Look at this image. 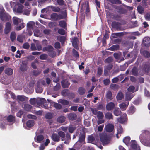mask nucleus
Instances as JSON below:
<instances>
[{"mask_svg":"<svg viewBox=\"0 0 150 150\" xmlns=\"http://www.w3.org/2000/svg\"><path fill=\"white\" fill-rule=\"evenodd\" d=\"M44 139V137L41 134H40L37 136L35 141L37 142L40 143Z\"/></svg>","mask_w":150,"mask_h":150,"instance_id":"30","label":"nucleus"},{"mask_svg":"<svg viewBox=\"0 0 150 150\" xmlns=\"http://www.w3.org/2000/svg\"><path fill=\"white\" fill-rule=\"evenodd\" d=\"M62 86L64 88H68L70 85L69 82L67 79L63 80L61 82Z\"/></svg>","mask_w":150,"mask_h":150,"instance_id":"9","label":"nucleus"},{"mask_svg":"<svg viewBox=\"0 0 150 150\" xmlns=\"http://www.w3.org/2000/svg\"><path fill=\"white\" fill-rule=\"evenodd\" d=\"M11 18V17L8 15L5 14L3 18V20H1L5 21H9L10 19Z\"/></svg>","mask_w":150,"mask_h":150,"instance_id":"53","label":"nucleus"},{"mask_svg":"<svg viewBox=\"0 0 150 150\" xmlns=\"http://www.w3.org/2000/svg\"><path fill=\"white\" fill-rule=\"evenodd\" d=\"M144 56L146 58H149L150 57V54L149 52L147 51H144L143 53Z\"/></svg>","mask_w":150,"mask_h":150,"instance_id":"64","label":"nucleus"},{"mask_svg":"<svg viewBox=\"0 0 150 150\" xmlns=\"http://www.w3.org/2000/svg\"><path fill=\"white\" fill-rule=\"evenodd\" d=\"M51 19L54 21H57L58 19V14L56 13H52L50 15Z\"/></svg>","mask_w":150,"mask_h":150,"instance_id":"27","label":"nucleus"},{"mask_svg":"<svg viewBox=\"0 0 150 150\" xmlns=\"http://www.w3.org/2000/svg\"><path fill=\"white\" fill-rule=\"evenodd\" d=\"M78 92L80 95H83L85 93V89L83 87H80L78 88Z\"/></svg>","mask_w":150,"mask_h":150,"instance_id":"33","label":"nucleus"},{"mask_svg":"<svg viewBox=\"0 0 150 150\" xmlns=\"http://www.w3.org/2000/svg\"><path fill=\"white\" fill-rule=\"evenodd\" d=\"M57 39L62 43H64L66 40V37L64 36H60L57 37Z\"/></svg>","mask_w":150,"mask_h":150,"instance_id":"38","label":"nucleus"},{"mask_svg":"<svg viewBox=\"0 0 150 150\" xmlns=\"http://www.w3.org/2000/svg\"><path fill=\"white\" fill-rule=\"evenodd\" d=\"M17 40L19 42L22 43L23 42V37L22 35H19L17 36Z\"/></svg>","mask_w":150,"mask_h":150,"instance_id":"60","label":"nucleus"},{"mask_svg":"<svg viewBox=\"0 0 150 150\" xmlns=\"http://www.w3.org/2000/svg\"><path fill=\"white\" fill-rule=\"evenodd\" d=\"M51 8L53 11L56 12H59L60 10V8L59 7L53 6H51Z\"/></svg>","mask_w":150,"mask_h":150,"instance_id":"51","label":"nucleus"},{"mask_svg":"<svg viewBox=\"0 0 150 150\" xmlns=\"http://www.w3.org/2000/svg\"><path fill=\"white\" fill-rule=\"evenodd\" d=\"M132 74L134 76H137L138 74V70L135 66L134 67L131 71Z\"/></svg>","mask_w":150,"mask_h":150,"instance_id":"23","label":"nucleus"},{"mask_svg":"<svg viewBox=\"0 0 150 150\" xmlns=\"http://www.w3.org/2000/svg\"><path fill=\"white\" fill-rule=\"evenodd\" d=\"M114 126L112 124L108 123L105 127V128L106 132H111L114 129Z\"/></svg>","mask_w":150,"mask_h":150,"instance_id":"4","label":"nucleus"},{"mask_svg":"<svg viewBox=\"0 0 150 150\" xmlns=\"http://www.w3.org/2000/svg\"><path fill=\"white\" fill-rule=\"evenodd\" d=\"M67 17V13H64L62 14H58V20L62 19H66Z\"/></svg>","mask_w":150,"mask_h":150,"instance_id":"28","label":"nucleus"},{"mask_svg":"<svg viewBox=\"0 0 150 150\" xmlns=\"http://www.w3.org/2000/svg\"><path fill=\"white\" fill-rule=\"evenodd\" d=\"M25 24L23 22L21 23L20 25H19L16 28V30L17 31H19L23 28L25 27Z\"/></svg>","mask_w":150,"mask_h":150,"instance_id":"50","label":"nucleus"},{"mask_svg":"<svg viewBox=\"0 0 150 150\" xmlns=\"http://www.w3.org/2000/svg\"><path fill=\"white\" fill-rule=\"evenodd\" d=\"M27 63L25 61H23L22 62V64L21 65L19 68V69L22 71H25L27 69Z\"/></svg>","mask_w":150,"mask_h":150,"instance_id":"5","label":"nucleus"},{"mask_svg":"<svg viewBox=\"0 0 150 150\" xmlns=\"http://www.w3.org/2000/svg\"><path fill=\"white\" fill-rule=\"evenodd\" d=\"M54 114L53 113L48 112L45 115V117L46 119H52L54 116Z\"/></svg>","mask_w":150,"mask_h":150,"instance_id":"34","label":"nucleus"},{"mask_svg":"<svg viewBox=\"0 0 150 150\" xmlns=\"http://www.w3.org/2000/svg\"><path fill=\"white\" fill-rule=\"evenodd\" d=\"M105 118L108 119H113V116L112 113L107 112L105 114Z\"/></svg>","mask_w":150,"mask_h":150,"instance_id":"36","label":"nucleus"},{"mask_svg":"<svg viewBox=\"0 0 150 150\" xmlns=\"http://www.w3.org/2000/svg\"><path fill=\"white\" fill-rule=\"evenodd\" d=\"M61 88V86L59 83H57L53 87V89L55 91H58Z\"/></svg>","mask_w":150,"mask_h":150,"instance_id":"62","label":"nucleus"},{"mask_svg":"<svg viewBox=\"0 0 150 150\" xmlns=\"http://www.w3.org/2000/svg\"><path fill=\"white\" fill-rule=\"evenodd\" d=\"M122 113L120 108H115L113 111L114 115L116 116L120 115Z\"/></svg>","mask_w":150,"mask_h":150,"instance_id":"24","label":"nucleus"},{"mask_svg":"<svg viewBox=\"0 0 150 150\" xmlns=\"http://www.w3.org/2000/svg\"><path fill=\"white\" fill-rule=\"evenodd\" d=\"M8 94H9L11 95V97L13 99H15L16 98V96L15 94L13 92H11V91H8L6 94H5L7 96H8Z\"/></svg>","mask_w":150,"mask_h":150,"instance_id":"41","label":"nucleus"},{"mask_svg":"<svg viewBox=\"0 0 150 150\" xmlns=\"http://www.w3.org/2000/svg\"><path fill=\"white\" fill-rule=\"evenodd\" d=\"M13 21L14 25H18L21 22V20L16 17H13Z\"/></svg>","mask_w":150,"mask_h":150,"instance_id":"25","label":"nucleus"},{"mask_svg":"<svg viewBox=\"0 0 150 150\" xmlns=\"http://www.w3.org/2000/svg\"><path fill=\"white\" fill-rule=\"evenodd\" d=\"M77 38L74 37L71 40L73 47L76 49H78V45L77 42Z\"/></svg>","mask_w":150,"mask_h":150,"instance_id":"15","label":"nucleus"},{"mask_svg":"<svg viewBox=\"0 0 150 150\" xmlns=\"http://www.w3.org/2000/svg\"><path fill=\"white\" fill-rule=\"evenodd\" d=\"M86 133L84 130L80 133L79 135V142L82 143L85 141Z\"/></svg>","mask_w":150,"mask_h":150,"instance_id":"11","label":"nucleus"},{"mask_svg":"<svg viewBox=\"0 0 150 150\" xmlns=\"http://www.w3.org/2000/svg\"><path fill=\"white\" fill-rule=\"evenodd\" d=\"M26 97L24 95H18L17 96L16 100L18 101L21 102L25 101L26 100Z\"/></svg>","mask_w":150,"mask_h":150,"instance_id":"26","label":"nucleus"},{"mask_svg":"<svg viewBox=\"0 0 150 150\" xmlns=\"http://www.w3.org/2000/svg\"><path fill=\"white\" fill-rule=\"evenodd\" d=\"M59 102L64 105H67L69 103L68 101L64 99H60Z\"/></svg>","mask_w":150,"mask_h":150,"instance_id":"52","label":"nucleus"},{"mask_svg":"<svg viewBox=\"0 0 150 150\" xmlns=\"http://www.w3.org/2000/svg\"><path fill=\"white\" fill-rule=\"evenodd\" d=\"M65 121V117L64 116L59 117L57 119V121L59 123H63Z\"/></svg>","mask_w":150,"mask_h":150,"instance_id":"31","label":"nucleus"},{"mask_svg":"<svg viewBox=\"0 0 150 150\" xmlns=\"http://www.w3.org/2000/svg\"><path fill=\"white\" fill-rule=\"evenodd\" d=\"M57 23L56 22H50L48 24V26L50 28H53L57 26Z\"/></svg>","mask_w":150,"mask_h":150,"instance_id":"42","label":"nucleus"},{"mask_svg":"<svg viewBox=\"0 0 150 150\" xmlns=\"http://www.w3.org/2000/svg\"><path fill=\"white\" fill-rule=\"evenodd\" d=\"M11 29V25L10 23L7 22L6 23L4 29V33L5 34H8L9 33Z\"/></svg>","mask_w":150,"mask_h":150,"instance_id":"6","label":"nucleus"},{"mask_svg":"<svg viewBox=\"0 0 150 150\" xmlns=\"http://www.w3.org/2000/svg\"><path fill=\"white\" fill-rule=\"evenodd\" d=\"M37 104L39 105H43L44 108H47L48 107V105L47 104L46 100L43 98H40L38 99L37 101Z\"/></svg>","mask_w":150,"mask_h":150,"instance_id":"3","label":"nucleus"},{"mask_svg":"<svg viewBox=\"0 0 150 150\" xmlns=\"http://www.w3.org/2000/svg\"><path fill=\"white\" fill-rule=\"evenodd\" d=\"M117 134H121L123 132V129L121 125H120L117 127Z\"/></svg>","mask_w":150,"mask_h":150,"instance_id":"58","label":"nucleus"},{"mask_svg":"<svg viewBox=\"0 0 150 150\" xmlns=\"http://www.w3.org/2000/svg\"><path fill=\"white\" fill-rule=\"evenodd\" d=\"M113 65L111 64H109L106 66L104 68V73L105 75L108 74L110 71L111 70L113 67Z\"/></svg>","mask_w":150,"mask_h":150,"instance_id":"10","label":"nucleus"},{"mask_svg":"<svg viewBox=\"0 0 150 150\" xmlns=\"http://www.w3.org/2000/svg\"><path fill=\"white\" fill-rule=\"evenodd\" d=\"M100 140L103 145L108 144L110 141V139L108 136L106 134H103L100 136Z\"/></svg>","mask_w":150,"mask_h":150,"instance_id":"2","label":"nucleus"},{"mask_svg":"<svg viewBox=\"0 0 150 150\" xmlns=\"http://www.w3.org/2000/svg\"><path fill=\"white\" fill-rule=\"evenodd\" d=\"M23 7L24 6L23 5L21 4H19L17 9V12L19 13H21L22 12V10Z\"/></svg>","mask_w":150,"mask_h":150,"instance_id":"49","label":"nucleus"},{"mask_svg":"<svg viewBox=\"0 0 150 150\" xmlns=\"http://www.w3.org/2000/svg\"><path fill=\"white\" fill-rule=\"evenodd\" d=\"M130 139V137H126L124 138L123 142L126 145H127L129 144Z\"/></svg>","mask_w":150,"mask_h":150,"instance_id":"40","label":"nucleus"},{"mask_svg":"<svg viewBox=\"0 0 150 150\" xmlns=\"http://www.w3.org/2000/svg\"><path fill=\"white\" fill-rule=\"evenodd\" d=\"M68 119L71 121H74L76 120L77 117L76 115L74 113H71L68 115Z\"/></svg>","mask_w":150,"mask_h":150,"instance_id":"16","label":"nucleus"},{"mask_svg":"<svg viewBox=\"0 0 150 150\" xmlns=\"http://www.w3.org/2000/svg\"><path fill=\"white\" fill-rule=\"evenodd\" d=\"M34 121L32 120H28L26 122L27 126L29 128L33 127L34 125Z\"/></svg>","mask_w":150,"mask_h":150,"instance_id":"22","label":"nucleus"},{"mask_svg":"<svg viewBox=\"0 0 150 150\" xmlns=\"http://www.w3.org/2000/svg\"><path fill=\"white\" fill-rule=\"evenodd\" d=\"M142 71L146 74H148L150 71V64L148 62L143 63L141 67Z\"/></svg>","mask_w":150,"mask_h":150,"instance_id":"1","label":"nucleus"},{"mask_svg":"<svg viewBox=\"0 0 150 150\" xmlns=\"http://www.w3.org/2000/svg\"><path fill=\"white\" fill-rule=\"evenodd\" d=\"M58 33L61 35H64L65 34V31L63 29L60 28L58 30Z\"/></svg>","mask_w":150,"mask_h":150,"instance_id":"61","label":"nucleus"},{"mask_svg":"<svg viewBox=\"0 0 150 150\" xmlns=\"http://www.w3.org/2000/svg\"><path fill=\"white\" fill-rule=\"evenodd\" d=\"M76 129V127L75 126L71 125L69 127L68 131L70 133H72L74 132V131Z\"/></svg>","mask_w":150,"mask_h":150,"instance_id":"46","label":"nucleus"},{"mask_svg":"<svg viewBox=\"0 0 150 150\" xmlns=\"http://www.w3.org/2000/svg\"><path fill=\"white\" fill-rule=\"evenodd\" d=\"M6 119L8 122L14 123L15 121V116L10 115L7 117Z\"/></svg>","mask_w":150,"mask_h":150,"instance_id":"20","label":"nucleus"},{"mask_svg":"<svg viewBox=\"0 0 150 150\" xmlns=\"http://www.w3.org/2000/svg\"><path fill=\"white\" fill-rule=\"evenodd\" d=\"M32 108V106L28 104H25L23 107L24 109L27 111H29Z\"/></svg>","mask_w":150,"mask_h":150,"instance_id":"37","label":"nucleus"},{"mask_svg":"<svg viewBox=\"0 0 150 150\" xmlns=\"http://www.w3.org/2000/svg\"><path fill=\"white\" fill-rule=\"evenodd\" d=\"M48 57L47 55L45 54L41 55L40 56V58L41 60H45Z\"/></svg>","mask_w":150,"mask_h":150,"instance_id":"63","label":"nucleus"},{"mask_svg":"<svg viewBox=\"0 0 150 150\" xmlns=\"http://www.w3.org/2000/svg\"><path fill=\"white\" fill-rule=\"evenodd\" d=\"M54 106L57 109L59 110L62 108V105L57 103H55L54 104Z\"/></svg>","mask_w":150,"mask_h":150,"instance_id":"59","label":"nucleus"},{"mask_svg":"<svg viewBox=\"0 0 150 150\" xmlns=\"http://www.w3.org/2000/svg\"><path fill=\"white\" fill-rule=\"evenodd\" d=\"M4 72L5 73L8 75L10 76L13 74V70L11 68L8 67L5 69Z\"/></svg>","mask_w":150,"mask_h":150,"instance_id":"19","label":"nucleus"},{"mask_svg":"<svg viewBox=\"0 0 150 150\" xmlns=\"http://www.w3.org/2000/svg\"><path fill=\"white\" fill-rule=\"evenodd\" d=\"M119 47V46L118 45H113L110 47V50L112 51H114L118 50Z\"/></svg>","mask_w":150,"mask_h":150,"instance_id":"56","label":"nucleus"},{"mask_svg":"<svg viewBox=\"0 0 150 150\" xmlns=\"http://www.w3.org/2000/svg\"><path fill=\"white\" fill-rule=\"evenodd\" d=\"M137 9L138 12L140 14H142L144 12V8L142 6H138L137 7Z\"/></svg>","mask_w":150,"mask_h":150,"instance_id":"39","label":"nucleus"},{"mask_svg":"<svg viewBox=\"0 0 150 150\" xmlns=\"http://www.w3.org/2000/svg\"><path fill=\"white\" fill-rule=\"evenodd\" d=\"M113 61V58L112 57H109L107 58L104 61V62L106 64H110Z\"/></svg>","mask_w":150,"mask_h":150,"instance_id":"35","label":"nucleus"},{"mask_svg":"<svg viewBox=\"0 0 150 150\" xmlns=\"http://www.w3.org/2000/svg\"><path fill=\"white\" fill-rule=\"evenodd\" d=\"M127 119V115L126 113H124L123 114L122 117H121L118 119V121L119 122L122 124L125 122Z\"/></svg>","mask_w":150,"mask_h":150,"instance_id":"12","label":"nucleus"},{"mask_svg":"<svg viewBox=\"0 0 150 150\" xmlns=\"http://www.w3.org/2000/svg\"><path fill=\"white\" fill-rule=\"evenodd\" d=\"M115 103L112 102H109L106 105V109L108 111L113 110L115 108Z\"/></svg>","mask_w":150,"mask_h":150,"instance_id":"8","label":"nucleus"},{"mask_svg":"<svg viewBox=\"0 0 150 150\" xmlns=\"http://www.w3.org/2000/svg\"><path fill=\"white\" fill-rule=\"evenodd\" d=\"M135 111V107L133 106H131L128 110V113L129 115L133 114Z\"/></svg>","mask_w":150,"mask_h":150,"instance_id":"32","label":"nucleus"},{"mask_svg":"<svg viewBox=\"0 0 150 150\" xmlns=\"http://www.w3.org/2000/svg\"><path fill=\"white\" fill-rule=\"evenodd\" d=\"M59 25L60 27L65 29L67 28V23L64 20L60 21L59 22Z\"/></svg>","mask_w":150,"mask_h":150,"instance_id":"18","label":"nucleus"},{"mask_svg":"<svg viewBox=\"0 0 150 150\" xmlns=\"http://www.w3.org/2000/svg\"><path fill=\"white\" fill-rule=\"evenodd\" d=\"M97 117L98 119H103L104 115L102 112L98 111L97 113Z\"/></svg>","mask_w":150,"mask_h":150,"instance_id":"54","label":"nucleus"},{"mask_svg":"<svg viewBox=\"0 0 150 150\" xmlns=\"http://www.w3.org/2000/svg\"><path fill=\"white\" fill-rule=\"evenodd\" d=\"M106 97L110 100L112 99L113 98L112 97V93L110 91H108L106 93Z\"/></svg>","mask_w":150,"mask_h":150,"instance_id":"45","label":"nucleus"},{"mask_svg":"<svg viewBox=\"0 0 150 150\" xmlns=\"http://www.w3.org/2000/svg\"><path fill=\"white\" fill-rule=\"evenodd\" d=\"M40 70H34L32 72L33 75L35 76H37L39 75L41 73Z\"/></svg>","mask_w":150,"mask_h":150,"instance_id":"44","label":"nucleus"},{"mask_svg":"<svg viewBox=\"0 0 150 150\" xmlns=\"http://www.w3.org/2000/svg\"><path fill=\"white\" fill-rule=\"evenodd\" d=\"M58 135L59 137H60L62 138V140L63 141V140L62 139L64 138L65 137V133L62 131H60L58 132Z\"/></svg>","mask_w":150,"mask_h":150,"instance_id":"55","label":"nucleus"},{"mask_svg":"<svg viewBox=\"0 0 150 150\" xmlns=\"http://www.w3.org/2000/svg\"><path fill=\"white\" fill-rule=\"evenodd\" d=\"M52 139L55 142H58L60 140V137L58 134L56 133L53 134L51 136Z\"/></svg>","mask_w":150,"mask_h":150,"instance_id":"17","label":"nucleus"},{"mask_svg":"<svg viewBox=\"0 0 150 150\" xmlns=\"http://www.w3.org/2000/svg\"><path fill=\"white\" fill-rule=\"evenodd\" d=\"M131 147L134 150L140 149V147L137 146V144L135 140H132L130 142Z\"/></svg>","mask_w":150,"mask_h":150,"instance_id":"7","label":"nucleus"},{"mask_svg":"<svg viewBox=\"0 0 150 150\" xmlns=\"http://www.w3.org/2000/svg\"><path fill=\"white\" fill-rule=\"evenodd\" d=\"M72 54L74 57H75L77 59L79 58V55L78 52L74 49H73L72 50Z\"/></svg>","mask_w":150,"mask_h":150,"instance_id":"43","label":"nucleus"},{"mask_svg":"<svg viewBox=\"0 0 150 150\" xmlns=\"http://www.w3.org/2000/svg\"><path fill=\"white\" fill-rule=\"evenodd\" d=\"M124 97L123 93L121 91H119L117 93L116 96V98L117 100H120L122 99Z\"/></svg>","mask_w":150,"mask_h":150,"instance_id":"29","label":"nucleus"},{"mask_svg":"<svg viewBox=\"0 0 150 150\" xmlns=\"http://www.w3.org/2000/svg\"><path fill=\"white\" fill-rule=\"evenodd\" d=\"M69 92L68 89H64L62 91L61 93L63 96H67Z\"/></svg>","mask_w":150,"mask_h":150,"instance_id":"48","label":"nucleus"},{"mask_svg":"<svg viewBox=\"0 0 150 150\" xmlns=\"http://www.w3.org/2000/svg\"><path fill=\"white\" fill-rule=\"evenodd\" d=\"M10 38L11 41L12 42H13L15 40L16 36V34L15 32H12L11 33Z\"/></svg>","mask_w":150,"mask_h":150,"instance_id":"47","label":"nucleus"},{"mask_svg":"<svg viewBox=\"0 0 150 150\" xmlns=\"http://www.w3.org/2000/svg\"><path fill=\"white\" fill-rule=\"evenodd\" d=\"M129 104V102H123L119 105V107L122 110H125Z\"/></svg>","mask_w":150,"mask_h":150,"instance_id":"14","label":"nucleus"},{"mask_svg":"<svg viewBox=\"0 0 150 150\" xmlns=\"http://www.w3.org/2000/svg\"><path fill=\"white\" fill-rule=\"evenodd\" d=\"M143 45L148 47L150 45V39L148 37L144 38L143 40Z\"/></svg>","mask_w":150,"mask_h":150,"instance_id":"13","label":"nucleus"},{"mask_svg":"<svg viewBox=\"0 0 150 150\" xmlns=\"http://www.w3.org/2000/svg\"><path fill=\"white\" fill-rule=\"evenodd\" d=\"M120 23L118 22L113 21L112 22V25L113 28L118 29L120 28Z\"/></svg>","mask_w":150,"mask_h":150,"instance_id":"21","label":"nucleus"},{"mask_svg":"<svg viewBox=\"0 0 150 150\" xmlns=\"http://www.w3.org/2000/svg\"><path fill=\"white\" fill-rule=\"evenodd\" d=\"M118 12L122 14H124L127 12L126 10L123 8H120L118 9Z\"/></svg>","mask_w":150,"mask_h":150,"instance_id":"57","label":"nucleus"}]
</instances>
